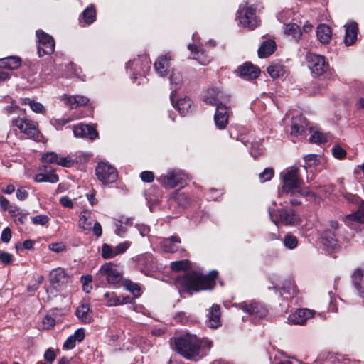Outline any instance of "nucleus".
<instances>
[{"label":"nucleus","mask_w":364,"mask_h":364,"mask_svg":"<svg viewBox=\"0 0 364 364\" xmlns=\"http://www.w3.org/2000/svg\"><path fill=\"white\" fill-rule=\"evenodd\" d=\"M212 347L208 339H199L196 335L186 333L175 338L174 348L183 358L198 360L207 353Z\"/></svg>","instance_id":"obj_1"},{"label":"nucleus","mask_w":364,"mask_h":364,"mask_svg":"<svg viewBox=\"0 0 364 364\" xmlns=\"http://www.w3.org/2000/svg\"><path fill=\"white\" fill-rule=\"evenodd\" d=\"M218 273L215 270L210 272L208 275L200 271H189L176 278V285L184 291L192 294L203 290L212 289L215 284V278Z\"/></svg>","instance_id":"obj_2"},{"label":"nucleus","mask_w":364,"mask_h":364,"mask_svg":"<svg viewBox=\"0 0 364 364\" xmlns=\"http://www.w3.org/2000/svg\"><path fill=\"white\" fill-rule=\"evenodd\" d=\"M283 186L279 190V196L281 197L284 193H299L307 198L309 200L318 203L321 196L318 197L314 193L311 192L307 188L302 189V180L299 175V169L295 167H290L281 173Z\"/></svg>","instance_id":"obj_3"},{"label":"nucleus","mask_w":364,"mask_h":364,"mask_svg":"<svg viewBox=\"0 0 364 364\" xmlns=\"http://www.w3.org/2000/svg\"><path fill=\"white\" fill-rule=\"evenodd\" d=\"M269 215L271 220L275 224L281 223L284 225H297L301 223V219L295 211L291 208H283L274 213L271 208H269Z\"/></svg>","instance_id":"obj_4"},{"label":"nucleus","mask_w":364,"mask_h":364,"mask_svg":"<svg viewBox=\"0 0 364 364\" xmlns=\"http://www.w3.org/2000/svg\"><path fill=\"white\" fill-rule=\"evenodd\" d=\"M237 18L244 28L250 29L257 28L260 23V20L255 13V8L252 6L241 5L237 11Z\"/></svg>","instance_id":"obj_5"},{"label":"nucleus","mask_w":364,"mask_h":364,"mask_svg":"<svg viewBox=\"0 0 364 364\" xmlns=\"http://www.w3.org/2000/svg\"><path fill=\"white\" fill-rule=\"evenodd\" d=\"M12 124L18 127L20 131L26 134L28 138L33 139L36 141H41L43 136L41 134L36 122L27 119L17 118L13 119Z\"/></svg>","instance_id":"obj_6"},{"label":"nucleus","mask_w":364,"mask_h":364,"mask_svg":"<svg viewBox=\"0 0 364 364\" xmlns=\"http://www.w3.org/2000/svg\"><path fill=\"white\" fill-rule=\"evenodd\" d=\"M238 306L245 313H247L251 317V320L254 322L266 317L268 314V309L267 307L264 304L257 301L240 303Z\"/></svg>","instance_id":"obj_7"},{"label":"nucleus","mask_w":364,"mask_h":364,"mask_svg":"<svg viewBox=\"0 0 364 364\" xmlns=\"http://www.w3.org/2000/svg\"><path fill=\"white\" fill-rule=\"evenodd\" d=\"M132 72V78L136 80L137 76L144 75L150 69V60L146 55H141L130 60L126 66Z\"/></svg>","instance_id":"obj_8"},{"label":"nucleus","mask_w":364,"mask_h":364,"mask_svg":"<svg viewBox=\"0 0 364 364\" xmlns=\"http://www.w3.org/2000/svg\"><path fill=\"white\" fill-rule=\"evenodd\" d=\"M345 199L349 203L359 204L358 210L351 214L346 215L344 221L348 225H350L351 222L364 223V202L361 201L360 198L349 193L344 194Z\"/></svg>","instance_id":"obj_9"},{"label":"nucleus","mask_w":364,"mask_h":364,"mask_svg":"<svg viewBox=\"0 0 364 364\" xmlns=\"http://www.w3.org/2000/svg\"><path fill=\"white\" fill-rule=\"evenodd\" d=\"M96 176L103 184L115 182L117 179V172L114 167L105 162H100L95 169Z\"/></svg>","instance_id":"obj_10"},{"label":"nucleus","mask_w":364,"mask_h":364,"mask_svg":"<svg viewBox=\"0 0 364 364\" xmlns=\"http://www.w3.org/2000/svg\"><path fill=\"white\" fill-rule=\"evenodd\" d=\"M306 58L309 68L315 75H321L328 69L329 65L323 55L308 53Z\"/></svg>","instance_id":"obj_11"},{"label":"nucleus","mask_w":364,"mask_h":364,"mask_svg":"<svg viewBox=\"0 0 364 364\" xmlns=\"http://www.w3.org/2000/svg\"><path fill=\"white\" fill-rule=\"evenodd\" d=\"M38 38V53L40 57L50 55L54 52L55 41L53 38L41 30L36 31Z\"/></svg>","instance_id":"obj_12"},{"label":"nucleus","mask_w":364,"mask_h":364,"mask_svg":"<svg viewBox=\"0 0 364 364\" xmlns=\"http://www.w3.org/2000/svg\"><path fill=\"white\" fill-rule=\"evenodd\" d=\"M49 282L54 289L60 290L70 282V277L64 269L58 267L50 272Z\"/></svg>","instance_id":"obj_13"},{"label":"nucleus","mask_w":364,"mask_h":364,"mask_svg":"<svg viewBox=\"0 0 364 364\" xmlns=\"http://www.w3.org/2000/svg\"><path fill=\"white\" fill-rule=\"evenodd\" d=\"M186 179V175L181 171H170L166 175H162L157 181L165 188H174L182 185Z\"/></svg>","instance_id":"obj_14"},{"label":"nucleus","mask_w":364,"mask_h":364,"mask_svg":"<svg viewBox=\"0 0 364 364\" xmlns=\"http://www.w3.org/2000/svg\"><path fill=\"white\" fill-rule=\"evenodd\" d=\"M230 113V109L223 102H220L217 105L214 115V122L218 129H224L226 127L228 123Z\"/></svg>","instance_id":"obj_15"},{"label":"nucleus","mask_w":364,"mask_h":364,"mask_svg":"<svg viewBox=\"0 0 364 364\" xmlns=\"http://www.w3.org/2000/svg\"><path fill=\"white\" fill-rule=\"evenodd\" d=\"M171 60L172 56L169 53L158 57L154 63V69L160 77H164L168 74L171 68Z\"/></svg>","instance_id":"obj_16"},{"label":"nucleus","mask_w":364,"mask_h":364,"mask_svg":"<svg viewBox=\"0 0 364 364\" xmlns=\"http://www.w3.org/2000/svg\"><path fill=\"white\" fill-rule=\"evenodd\" d=\"M73 133L77 137L87 138L91 140L95 139L98 136V133L95 127L82 123L73 127Z\"/></svg>","instance_id":"obj_17"},{"label":"nucleus","mask_w":364,"mask_h":364,"mask_svg":"<svg viewBox=\"0 0 364 364\" xmlns=\"http://www.w3.org/2000/svg\"><path fill=\"white\" fill-rule=\"evenodd\" d=\"M100 273L107 278L109 283L115 284L122 279L121 274L113 267L111 263H106L100 269Z\"/></svg>","instance_id":"obj_18"},{"label":"nucleus","mask_w":364,"mask_h":364,"mask_svg":"<svg viewBox=\"0 0 364 364\" xmlns=\"http://www.w3.org/2000/svg\"><path fill=\"white\" fill-rule=\"evenodd\" d=\"M239 75L245 80L256 79L260 74L259 69L250 62H246L237 68Z\"/></svg>","instance_id":"obj_19"},{"label":"nucleus","mask_w":364,"mask_h":364,"mask_svg":"<svg viewBox=\"0 0 364 364\" xmlns=\"http://www.w3.org/2000/svg\"><path fill=\"white\" fill-rule=\"evenodd\" d=\"M228 98V96L225 95L224 93L218 88L212 87L207 90L206 92L203 96V101L208 105H218L220 102H223Z\"/></svg>","instance_id":"obj_20"},{"label":"nucleus","mask_w":364,"mask_h":364,"mask_svg":"<svg viewBox=\"0 0 364 364\" xmlns=\"http://www.w3.org/2000/svg\"><path fill=\"white\" fill-rule=\"evenodd\" d=\"M313 315L314 312L309 309H299L289 314L287 319L289 323L301 325Z\"/></svg>","instance_id":"obj_21"},{"label":"nucleus","mask_w":364,"mask_h":364,"mask_svg":"<svg viewBox=\"0 0 364 364\" xmlns=\"http://www.w3.org/2000/svg\"><path fill=\"white\" fill-rule=\"evenodd\" d=\"M344 27V43L346 46H350L353 45L357 40L358 26L356 22L349 21L345 24Z\"/></svg>","instance_id":"obj_22"},{"label":"nucleus","mask_w":364,"mask_h":364,"mask_svg":"<svg viewBox=\"0 0 364 364\" xmlns=\"http://www.w3.org/2000/svg\"><path fill=\"white\" fill-rule=\"evenodd\" d=\"M40 171L41 172L36 174L34 178L36 182H50L55 183L58 181V176L50 167L43 166L40 168Z\"/></svg>","instance_id":"obj_23"},{"label":"nucleus","mask_w":364,"mask_h":364,"mask_svg":"<svg viewBox=\"0 0 364 364\" xmlns=\"http://www.w3.org/2000/svg\"><path fill=\"white\" fill-rule=\"evenodd\" d=\"M75 315L84 323H90L92 321V312L90 304L85 301L77 308Z\"/></svg>","instance_id":"obj_24"},{"label":"nucleus","mask_w":364,"mask_h":364,"mask_svg":"<svg viewBox=\"0 0 364 364\" xmlns=\"http://www.w3.org/2000/svg\"><path fill=\"white\" fill-rule=\"evenodd\" d=\"M352 282L364 302V271L356 269L352 275Z\"/></svg>","instance_id":"obj_25"},{"label":"nucleus","mask_w":364,"mask_h":364,"mask_svg":"<svg viewBox=\"0 0 364 364\" xmlns=\"http://www.w3.org/2000/svg\"><path fill=\"white\" fill-rule=\"evenodd\" d=\"M181 243V239L173 235L169 238H164L160 241V246L163 251L166 252H175L178 250V245Z\"/></svg>","instance_id":"obj_26"},{"label":"nucleus","mask_w":364,"mask_h":364,"mask_svg":"<svg viewBox=\"0 0 364 364\" xmlns=\"http://www.w3.org/2000/svg\"><path fill=\"white\" fill-rule=\"evenodd\" d=\"M188 48L191 51L193 58L201 65H207L209 63L210 59L202 47L195 44H189Z\"/></svg>","instance_id":"obj_27"},{"label":"nucleus","mask_w":364,"mask_h":364,"mask_svg":"<svg viewBox=\"0 0 364 364\" xmlns=\"http://www.w3.org/2000/svg\"><path fill=\"white\" fill-rule=\"evenodd\" d=\"M220 325V308L218 304H213L208 313V326L211 328H216Z\"/></svg>","instance_id":"obj_28"},{"label":"nucleus","mask_w":364,"mask_h":364,"mask_svg":"<svg viewBox=\"0 0 364 364\" xmlns=\"http://www.w3.org/2000/svg\"><path fill=\"white\" fill-rule=\"evenodd\" d=\"M62 100L65 103L70 106V108H74L78 106H82L86 105L89 100L87 97L82 95H74V96H63Z\"/></svg>","instance_id":"obj_29"},{"label":"nucleus","mask_w":364,"mask_h":364,"mask_svg":"<svg viewBox=\"0 0 364 364\" xmlns=\"http://www.w3.org/2000/svg\"><path fill=\"white\" fill-rule=\"evenodd\" d=\"M316 36L321 43H328L331 39V30L328 26L320 24L317 27Z\"/></svg>","instance_id":"obj_30"},{"label":"nucleus","mask_w":364,"mask_h":364,"mask_svg":"<svg viewBox=\"0 0 364 364\" xmlns=\"http://www.w3.org/2000/svg\"><path fill=\"white\" fill-rule=\"evenodd\" d=\"M92 211L90 210H83L80 215L78 225L79 228L85 231L91 230L92 222L90 220Z\"/></svg>","instance_id":"obj_31"},{"label":"nucleus","mask_w":364,"mask_h":364,"mask_svg":"<svg viewBox=\"0 0 364 364\" xmlns=\"http://www.w3.org/2000/svg\"><path fill=\"white\" fill-rule=\"evenodd\" d=\"M21 65L20 59L17 57H7L0 58V68L8 70H14Z\"/></svg>","instance_id":"obj_32"},{"label":"nucleus","mask_w":364,"mask_h":364,"mask_svg":"<svg viewBox=\"0 0 364 364\" xmlns=\"http://www.w3.org/2000/svg\"><path fill=\"white\" fill-rule=\"evenodd\" d=\"M183 76L181 72L173 70L170 77L171 90L172 92L179 90L183 85Z\"/></svg>","instance_id":"obj_33"},{"label":"nucleus","mask_w":364,"mask_h":364,"mask_svg":"<svg viewBox=\"0 0 364 364\" xmlns=\"http://www.w3.org/2000/svg\"><path fill=\"white\" fill-rule=\"evenodd\" d=\"M193 101L188 97H185L179 99L174 107L181 114H185L191 111Z\"/></svg>","instance_id":"obj_34"},{"label":"nucleus","mask_w":364,"mask_h":364,"mask_svg":"<svg viewBox=\"0 0 364 364\" xmlns=\"http://www.w3.org/2000/svg\"><path fill=\"white\" fill-rule=\"evenodd\" d=\"M275 48V43L273 41H267L264 42L258 49V55L259 58H267L273 53Z\"/></svg>","instance_id":"obj_35"},{"label":"nucleus","mask_w":364,"mask_h":364,"mask_svg":"<svg viewBox=\"0 0 364 364\" xmlns=\"http://www.w3.org/2000/svg\"><path fill=\"white\" fill-rule=\"evenodd\" d=\"M310 132L311 133V136L309 138L310 142L322 144L328 141V135L323 133L319 129L311 128Z\"/></svg>","instance_id":"obj_36"},{"label":"nucleus","mask_w":364,"mask_h":364,"mask_svg":"<svg viewBox=\"0 0 364 364\" xmlns=\"http://www.w3.org/2000/svg\"><path fill=\"white\" fill-rule=\"evenodd\" d=\"M284 33L287 36H291L296 41H299L301 36V31L299 26L294 23L285 26Z\"/></svg>","instance_id":"obj_37"},{"label":"nucleus","mask_w":364,"mask_h":364,"mask_svg":"<svg viewBox=\"0 0 364 364\" xmlns=\"http://www.w3.org/2000/svg\"><path fill=\"white\" fill-rule=\"evenodd\" d=\"M267 72L273 78L281 77L285 73L284 66L279 63H272L267 68Z\"/></svg>","instance_id":"obj_38"},{"label":"nucleus","mask_w":364,"mask_h":364,"mask_svg":"<svg viewBox=\"0 0 364 364\" xmlns=\"http://www.w3.org/2000/svg\"><path fill=\"white\" fill-rule=\"evenodd\" d=\"M349 360L342 355L329 353L326 357V364H348Z\"/></svg>","instance_id":"obj_39"},{"label":"nucleus","mask_w":364,"mask_h":364,"mask_svg":"<svg viewBox=\"0 0 364 364\" xmlns=\"http://www.w3.org/2000/svg\"><path fill=\"white\" fill-rule=\"evenodd\" d=\"M82 18L86 24L92 23L96 19V11L93 6H88L82 12Z\"/></svg>","instance_id":"obj_40"},{"label":"nucleus","mask_w":364,"mask_h":364,"mask_svg":"<svg viewBox=\"0 0 364 364\" xmlns=\"http://www.w3.org/2000/svg\"><path fill=\"white\" fill-rule=\"evenodd\" d=\"M124 289L130 291L135 297H139L141 295V288L138 284L134 283L130 280L123 282Z\"/></svg>","instance_id":"obj_41"},{"label":"nucleus","mask_w":364,"mask_h":364,"mask_svg":"<svg viewBox=\"0 0 364 364\" xmlns=\"http://www.w3.org/2000/svg\"><path fill=\"white\" fill-rule=\"evenodd\" d=\"M117 252L115 250V246H112L107 243H105L102 246V257L104 259H111L117 257Z\"/></svg>","instance_id":"obj_42"},{"label":"nucleus","mask_w":364,"mask_h":364,"mask_svg":"<svg viewBox=\"0 0 364 364\" xmlns=\"http://www.w3.org/2000/svg\"><path fill=\"white\" fill-rule=\"evenodd\" d=\"M298 121H300V119L296 118L293 119L292 124L291 127V135L301 134L305 131L306 125L303 124H299Z\"/></svg>","instance_id":"obj_43"},{"label":"nucleus","mask_w":364,"mask_h":364,"mask_svg":"<svg viewBox=\"0 0 364 364\" xmlns=\"http://www.w3.org/2000/svg\"><path fill=\"white\" fill-rule=\"evenodd\" d=\"M323 244L329 247L333 248L336 245L335 235L331 231H326L323 237Z\"/></svg>","instance_id":"obj_44"},{"label":"nucleus","mask_w":364,"mask_h":364,"mask_svg":"<svg viewBox=\"0 0 364 364\" xmlns=\"http://www.w3.org/2000/svg\"><path fill=\"white\" fill-rule=\"evenodd\" d=\"M104 297L107 299V304L109 306H114L119 305V296H117L114 293L106 292Z\"/></svg>","instance_id":"obj_45"},{"label":"nucleus","mask_w":364,"mask_h":364,"mask_svg":"<svg viewBox=\"0 0 364 364\" xmlns=\"http://www.w3.org/2000/svg\"><path fill=\"white\" fill-rule=\"evenodd\" d=\"M92 277L90 274H86L81 277V282L82 284V289L86 293H90L92 289L91 284Z\"/></svg>","instance_id":"obj_46"},{"label":"nucleus","mask_w":364,"mask_h":364,"mask_svg":"<svg viewBox=\"0 0 364 364\" xmlns=\"http://www.w3.org/2000/svg\"><path fill=\"white\" fill-rule=\"evenodd\" d=\"M284 244L287 248L293 250L297 247L298 240L294 235H287L285 236V237L284 239Z\"/></svg>","instance_id":"obj_47"},{"label":"nucleus","mask_w":364,"mask_h":364,"mask_svg":"<svg viewBox=\"0 0 364 364\" xmlns=\"http://www.w3.org/2000/svg\"><path fill=\"white\" fill-rule=\"evenodd\" d=\"M305 166L315 167L319 163V156L316 154H308L304 156Z\"/></svg>","instance_id":"obj_48"},{"label":"nucleus","mask_w":364,"mask_h":364,"mask_svg":"<svg viewBox=\"0 0 364 364\" xmlns=\"http://www.w3.org/2000/svg\"><path fill=\"white\" fill-rule=\"evenodd\" d=\"M188 260H179L171 263V268L174 271L185 270L188 267Z\"/></svg>","instance_id":"obj_49"},{"label":"nucleus","mask_w":364,"mask_h":364,"mask_svg":"<svg viewBox=\"0 0 364 364\" xmlns=\"http://www.w3.org/2000/svg\"><path fill=\"white\" fill-rule=\"evenodd\" d=\"M263 150L264 147L261 143L254 142L250 147V154L254 158H256L262 154Z\"/></svg>","instance_id":"obj_50"},{"label":"nucleus","mask_w":364,"mask_h":364,"mask_svg":"<svg viewBox=\"0 0 364 364\" xmlns=\"http://www.w3.org/2000/svg\"><path fill=\"white\" fill-rule=\"evenodd\" d=\"M274 176V170L272 168H265L262 173H259V178L262 183L268 181L272 179Z\"/></svg>","instance_id":"obj_51"},{"label":"nucleus","mask_w":364,"mask_h":364,"mask_svg":"<svg viewBox=\"0 0 364 364\" xmlns=\"http://www.w3.org/2000/svg\"><path fill=\"white\" fill-rule=\"evenodd\" d=\"M132 242L129 241H124L115 245L117 255L124 254L131 246Z\"/></svg>","instance_id":"obj_52"},{"label":"nucleus","mask_w":364,"mask_h":364,"mask_svg":"<svg viewBox=\"0 0 364 364\" xmlns=\"http://www.w3.org/2000/svg\"><path fill=\"white\" fill-rule=\"evenodd\" d=\"M58 156L55 152H48L42 156V161L46 163H56L58 162Z\"/></svg>","instance_id":"obj_53"},{"label":"nucleus","mask_w":364,"mask_h":364,"mask_svg":"<svg viewBox=\"0 0 364 364\" xmlns=\"http://www.w3.org/2000/svg\"><path fill=\"white\" fill-rule=\"evenodd\" d=\"M332 154L336 159H343L346 155V151L339 145H335L332 148Z\"/></svg>","instance_id":"obj_54"},{"label":"nucleus","mask_w":364,"mask_h":364,"mask_svg":"<svg viewBox=\"0 0 364 364\" xmlns=\"http://www.w3.org/2000/svg\"><path fill=\"white\" fill-rule=\"evenodd\" d=\"M74 164H75L74 160H73L69 156L58 158L57 164L60 165L63 167H71L74 165Z\"/></svg>","instance_id":"obj_55"},{"label":"nucleus","mask_w":364,"mask_h":364,"mask_svg":"<svg viewBox=\"0 0 364 364\" xmlns=\"http://www.w3.org/2000/svg\"><path fill=\"white\" fill-rule=\"evenodd\" d=\"M49 221V218L46 215H38L32 218V222L34 225H44Z\"/></svg>","instance_id":"obj_56"},{"label":"nucleus","mask_w":364,"mask_h":364,"mask_svg":"<svg viewBox=\"0 0 364 364\" xmlns=\"http://www.w3.org/2000/svg\"><path fill=\"white\" fill-rule=\"evenodd\" d=\"M13 261V255L10 253L0 250V262L4 264H10Z\"/></svg>","instance_id":"obj_57"},{"label":"nucleus","mask_w":364,"mask_h":364,"mask_svg":"<svg viewBox=\"0 0 364 364\" xmlns=\"http://www.w3.org/2000/svg\"><path fill=\"white\" fill-rule=\"evenodd\" d=\"M30 107L32 111L36 113L44 114L46 112V109L43 105L40 102H36L35 100L31 102Z\"/></svg>","instance_id":"obj_58"},{"label":"nucleus","mask_w":364,"mask_h":364,"mask_svg":"<svg viewBox=\"0 0 364 364\" xmlns=\"http://www.w3.org/2000/svg\"><path fill=\"white\" fill-rule=\"evenodd\" d=\"M28 213H23L22 210L18 211L16 215H14V219L18 224H23L26 220Z\"/></svg>","instance_id":"obj_59"},{"label":"nucleus","mask_w":364,"mask_h":364,"mask_svg":"<svg viewBox=\"0 0 364 364\" xmlns=\"http://www.w3.org/2000/svg\"><path fill=\"white\" fill-rule=\"evenodd\" d=\"M77 341L71 335L70 336L63 344V348L65 350L73 349L76 345Z\"/></svg>","instance_id":"obj_60"},{"label":"nucleus","mask_w":364,"mask_h":364,"mask_svg":"<svg viewBox=\"0 0 364 364\" xmlns=\"http://www.w3.org/2000/svg\"><path fill=\"white\" fill-rule=\"evenodd\" d=\"M140 177L144 182L151 183L154 179V173L151 171H145L141 173Z\"/></svg>","instance_id":"obj_61"},{"label":"nucleus","mask_w":364,"mask_h":364,"mask_svg":"<svg viewBox=\"0 0 364 364\" xmlns=\"http://www.w3.org/2000/svg\"><path fill=\"white\" fill-rule=\"evenodd\" d=\"M114 225L116 228L114 230L116 235L119 236H122L127 232V228L124 227L123 225L121 223H119L117 220H115Z\"/></svg>","instance_id":"obj_62"},{"label":"nucleus","mask_w":364,"mask_h":364,"mask_svg":"<svg viewBox=\"0 0 364 364\" xmlns=\"http://www.w3.org/2000/svg\"><path fill=\"white\" fill-rule=\"evenodd\" d=\"M50 250L55 252H61L65 250V245L62 242L50 244L48 246Z\"/></svg>","instance_id":"obj_63"},{"label":"nucleus","mask_w":364,"mask_h":364,"mask_svg":"<svg viewBox=\"0 0 364 364\" xmlns=\"http://www.w3.org/2000/svg\"><path fill=\"white\" fill-rule=\"evenodd\" d=\"M16 198L20 200H26L28 196V191L23 187H21L16 191Z\"/></svg>","instance_id":"obj_64"}]
</instances>
